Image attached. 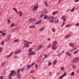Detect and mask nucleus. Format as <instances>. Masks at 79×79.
I'll return each instance as SVG.
<instances>
[{
  "mask_svg": "<svg viewBox=\"0 0 79 79\" xmlns=\"http://www.w3.org/2000/svg\"><path fill=\"white\" fill-rule=\"evenodd\" d=\"M20 52H21V50H19L16 51L15 52V54H18L19 53H20Z\"/></svg>",
  "mask_w": 79,
  "mask_h": 79,
  "instance_id": "5",
  "label": "nucleus"
},
{
  "mask_svg": "<svg viewBox=\"0 0 79 79\" xmlns=\"http://www.w3.org/2000/svg\"><path fill=\"white\" fill-rule=\"evenodd\" d=\"M79 52V50H77L73 52L74 54H76Z\"/></svg>",
  "mask_w": 79,
  "mask_h": 79,
  "instance_id": "30",
  "label": "nucleus"
},
{
  "mask_svg": "<svg viewBox=\"0 0 79 79\" xmlns=\"http://www.w3.org/2000/svg\"><path fill=\"white\" fill-rule=\"evenodd\" d=\"M64 67H62L61 68V70L63 71V70H64Z\"/></svg>",
  "mask_w": 79,
  "mask_h": 79,
  "instance_id": "34",
  "label": "nucleus"
},
{
  "mask_svg": "<svg viewBox=\"0 0 79 79\" xmlns=\"http://www.w3.org/2000/svg\"><path fill=\"white\" fill-rule=\"evenodd\" d=\"M51 48L54 50H56V48L55 47H52Z\"/></svg>",
  "mask_w": 79,
  "mask_h": 79,
  "instance_id": "39",
  "label": "nucleus"
},
{
  "mask_svg": "<svg viewBox=\"0 0 79 79\" xmlns=\"http://www.w3.org/2000/svg\"><path fill=\"white\" fill-rule=\"evenodd\" d=\"M66 23V19H65L63 21V23L62 24L61 27H63L64 25V23Z\"/></svg>",
  "mask_w": 79,
  "mask_h": 79,
  "instance_id": "9",
  "label": "nucleus"
},
{
  "mask_svg": "<svg viewBox=\"0 0 79 79\" xmlns=\"http://www.w3.org/2000/svg\"><path fill=\"white\" fill-rule=\"evenodd\" d=\"M52 72H50L49 74V76H51L52 74Z\"/></svg>",
  "mask_w": 79,
  "mask_h": 79,
  "instance_id": "58",
  "label": "nucleus"
},
{
  "mask_svg": "<svg viewBox=\"0 0 79 79\" xmlns=\"http://www.w3.org/2000/svg\"><path fill=\"white\" fill-rule=\"evenodd\" d=\"M3 79V76H1L0 77V79Z\"/></svg>",
  "mask_w": 79,
  "mask_h": 79,
  "instance_id": "54",
  "label": "nucleus"
},
{
  "mask_svg": "<svg viewBox=\"0 0 79 79\" xmlns=\"http://www.w3.org/2000/svg\"><path fill=\"white\" fill-rule=\"evenodd\" d=\"M20 70H21V69H19L17 70L18 74H19L20 73Z\"/></svg>",
  "mask_w": 79,
  "mask_h": 79,
  "instance_id": "19",
  "label": "nucleus"
},
{
  "mask_svg": "<svg viewBox=\"0 0 79 79\" xmlns=\"http://www.w3.org/2000/svg\"><path fill=\"white\" fill-rule=\"evenodd\" d=\"M15 73V72L14 70H12L11 73L10 74V76H12L14 75V73Z\"/></svg>",
  "mask_w": 79,
  "mask_h": 79,
  "instance_id": "3",
  "label": "nucleus"
},
{
  "mask_svg": "<svg viewBox=\"0 0 79 79\" xmlns=\"http://www.w3.org/2000/svg\"><path fill=\"white\" fill-rule=\"evenodd\" d=\"M19 13L20 15V16H23V12L21 11H19Z\"/></svg>",
  "mask_w": 79,
  "mask_h": 79,
  "instance_id": "16",
  "label": "nucleus"
},
{
  "mask_svg": "<svg viewBox=\"0 0 79 79\" xmlns=\"http://www.w3.org/2000/svg\"><path fill=\"white\" fill-rule=\"evenodd\" d=\"M25 45L26 47H29V45H28V44L27 43L25 44Z\"/></svg>",
  "mask_w": 79,
  "mask_h": 79,
  "instance_id": "29",
  "label": "nucleus"
},
{
  "mask_svg": "<svg viewBox=\"0 0 79 79\" xmlns=\"http://www.w3.org/2000/svg\"><path fill=\"white\" fill-rule=\"evenodd\" d=\"M6 35V33H2V35L3 36V35Z\"/></svg>",
  "mask_w": 79,
  "mask_h": 79,
  "instance_id": "51",
  "label": "nucleus"
},
{
  "mask_svg": "<svg viewBox=\"0 0 79 79\" xmlns=\"http://www.w3.org/2000/svg\"><path fill=\"white\" fill-rule=\"evenodd\" d=\"M70 26H71V24H67L66 25V27H70Z\"/></svg>",
  "mask_w": 79,
  "mask_h": 79,
  "instance_id": "23",
  "label": "nucleus"
},
{
  "mask_svg": "<svg viewBox=\"0 0 79 79\" xmlns=\"http://www.w3.org/2000/svg\"><path fill=\"white\" fill-rule=\"evenodd\" d=\"M79 0H75V2H79Z\"/></svg>",
  "mask_w": 79,
  "mask_h": 79,
  "instance_id": "63",
  "label": "nucleus"
},
{
  "mask_svg": "<svg viewBox=\"0 0 79 79\" xmlns=\"http://www.w3.org/2000/svg\"><path fill=\"white\" fill-rule=\"evenodd\" d=\"M1 52H2V48H0V53Z\"/></svg>",
  "mask_w": 79,
  "mask_h": 79,
  "instance_id": "55",
  "label": "nucleus"
},
{
  "mask_svg": "<svg viewBox=\"0 0 79 79\" xmlns=\"http://www.w3.org/2000/svg\"><path fill=\"white\" fill-rule=\"evenodd\" d=\"M42 45H39V48H38L37 50H40V48H42Z\"/></svg>",
  "mask_w": 79,
  "mask_h": 79,
  "instance_id": "13",
  "label": "nucleus"
},
{
  "mask_svg": "<svg viewBox=\"0 0 79 79\" xmlns=\"http://www.w3.org/2000/svg\"><path fill=\"white\" fill-rule=\"evenodd\" d=\"M76 61H77L79 60V57H77L75 59Z\"/></svg>",
  "mask_w": 79,
  "mask_h": 79,
  "instance_id": "22",
  "label": "nucleus"
},
{
  "mask_svg": "<svg viewBox=\"0 0 79 79\" xmlns=\"http://www.w3.org/2000/svg\"><path fill=\"white\" fill-rule=\"evenodd\" d=\"M48 15H46L44 16V19H47V18H48Z\"/></svg>",
  "mask_w": 79,
  "mask_h": 79,
  "instance_id": "28",
  "label": "nucleus"
},
{
  "mask_svg": "<svg viewBox=\"0 0 79 79\" xmlns=\"http://www.w3.org/2000/svg\"><path fill=\"white\" fill-rule=\"evenodd\" d=\"M66 54L68 56H71V54L69 52H66Z\"/></svg>",
  "mask_w": 79,
  "mask_h": 79,
  "instance_id": "15",
  "label": "nucleus"
},
{
  "mask_svg": "<svg viewBox=\"0 0 79 79\" xmlns=\"http://www.w3.org/2000/svg\"><path fill=\"white\" fill-rule=\"evenodd\" d=\"M52 64V62H49L48 63V66H50Z\"/></svg>",
  "mask_w": 79,
  "mask_h": 79,
  "instance_id": "37",
  "label": "nucleus"
},
{
  "mask_svg": "<svg viewBox=\"0 0 79 79\" xmlns=\"http://www.w3.org/2000/svg\"><path fill=\"white\" fill-rule=\"evenodd\" d=\"M16 76H17L18 79H20L21 78V75L19 74H17Z\"/></svg>",
  "mask_w": 79,
  "mask_h": 79,
  "instance_id": "14",
  "label": "nucleus"
},
{
  "mask_svg": "<svg viewBox=\"0 0 79 79\" xmlns=\"http://www.w3.org/2000/svg\"><path fill=\"white\" fill-rule=\"evenodd\" d=\"M15 26V23H12L11 25H10V27H14V26Z\"/></svg>",
  "mask_w": 79,
  "mask_h": 79,
  "instance_id": "21",
  "label": "nucleus"
},
{
  "mask_svg": "<svg viewBox=\"0 0 79 79\" xmlns=\"http://www.w3.org/2000/svg\"><path fill=\"white\" fill-rule=\"evenodd\" d=\"M58 44V43H57V42L56 41H54L53 42V43H52V44Z\"/></svg>",
  "mask_w": 79,
  "mask_h": 79,
  "instance_id": "25",
  "label": "nucleus"
},
{
  "mask_svg": "<svg viewBox=\"0 0 79 79\" xmlns=\"http://www.w3.org/2000/svg\"><path fill=\"white\" fill-rule=\"evenodd\" d=\"M28 44H32V42H27V43Z\"/></svg>",
  "mask_w": 79,
  "mask_h": 79,
  "instance_id": "50",
  "label": "nucleus"
},
{
  "mask_svg": "<svg viewBox=\"0 0 79 79\" xmlns=\"http://www.w3.org/2000/svg\"><path fill=\"white\" fill-rule=\"evenodd\" d=\"M13 10H15V11H16V8H13Z\"/></svg>",
  "mask_w": 79,
  "mask_h": 79,
  "instance_id": "57",
  "label": "nucleus"
},
{
  "mask_svg": "<svg viewBox=\"0 0 79 79\" xmlns=\"http://www.w3.org/2000/svg\"><path fill=\"white\" fill-rule=\"evenodd\" d=\"M44 3H45V6H47V7H48V6H49V5H48L47 4V2H45Z\"/></svg>",
  "mask_w": 79,
  "mask_h": 79,
  "instance_id": "11",
  "label": "nucleus"
},
{
  "mask_svg": "<svg viewBox=\"0 0 79 79\" xmlns=\"http://www.w3.org/2000/svg\"><path fill=\"white\" fill-rule=\"evenodd\" d=\"M71 12H73L74 11V9H72L71 10Z\"/></svg>",
  "mask_w": 79,
  "mask_h": 79,
  "instance_id": "52",
  "label": "nucleus"
},
{
  "mask_svg": "<svg viewBox=\"0 0 79 79\" xmlns=\"http://www.w3.org/2000/svg\"><path fill=\"white\" fill-rule=\"evenodd\" d=\"M4 43H5V41H3L1 42V45H3V44H4Z\"/></svg>",
  "mask_w": 79,
  "mask_h": 79,
  "instance_id": "38",
  "label": "nucleus"
},
{
  "mask_svg": "<svg viewBox=\"0 0 79 79\" xmlns=\"http://www.w3.org/2000/svg\"><path fill=\"white\" fill-rule=\"evenodd\" d=\"M48 12L47 11H44L43 12V15H47V14Z\"/></svg>",
  "mask_w": 79,
  "mask_h": 79,
  "instance_id": "12",
  "label": "nucleus"
},
{
  "mask_svg": "<svg viewBox=\"0 0 79 79\" xmlns=\"http://www.w3.org/2000/svg\"><path fill=\"white\" fill-rule=\"evenodd\" d=\"M34 73V70L31 71L30 72V73Z\"/></svg>",
  "mask_w": 79,
  "mask_h": 79,
  "instance_id": "59",
  "label": "nucleus"
},
{
  "mask_svg": "<svg viewBox=\"0 0 79 79\" xmlns=\"http://www.w3.org/2000/svg\"><path fill=\"white\" fill-rule=\"evenodd\" d=\"M44 16V15L43 14H42L40 15V18H42Z\"/></svg>",
  "mask_w": 79,
  "mask_h": 79,
  "instance_id": "41",
  "label": "nucleus"
},
{
  "mask_svg": "<svg viewBox=\"0 0 79 79\" xmlns=\"http://www.w3.org/2000/svg\"><path fill=\"white\" fill-rule=\"evenodd\" d=\"M73 63H76V59H73L72 61Z\"/></svg>",
  "mask_w": 79,
  "mask_h": 79,
  "instance_id": "33",
  "label": "nucleus"
},
{
  "mask_svg": "<svg viewBox=\"0 0 79 79\" xmlns=\"http://www.w3.org/2000/svg\"><path fill=\"white\" fill-rule=\"evenodd\" d=\"M71 35L70 34H69L68 35H67L66 36H65V39H68V38H69V37H70V36Z\"/></svg>",
  "mask_w": 79,
  "mask_h": 79,
  "instance_id": "17",
  "label": "nucleus"
},
{
  "mask_svg": "<svg viewBox=\"0 0 79 79\" xmlns=\"http://www.w3.org/2000/svg\"><path fill=\"white\" fill-rule=\"evenodd\" d=\"M72 68H76V66L75 65H73Z\"/></svg>",
  "mask_w": 79,
  "mask_h": 79,
  "instance_id": "56",
  "label": "nucleus"
},
{
  "mask_svg": "<svg viewBox=\"0 0 79 79\" xmlns=\"http://www.w3.org/2000/svg\"><path fill=\"white\" fill-rule=\"evenodd\" d=\"M57 13V11H54L53 13V15H55Z\"/></svg>",
  "mask_w": 79,
  "mask_h": 79,
  "instance_id": "31",
  "label": "nucleus"
},
{
  "mask_svg": "<svg viewBox=\"0 0 79 79\" xmlns=\"http://www.w3.org/2000/svg\"><path fill=\"white\" fill-rule=\"evenodd\" d=\"M33 20V19H31L29 20V22H32V21Z\"/></svg>",
  "mask_w": 79,
  "mask_h": 79,
  "instance_id": "42",
  "label": "nucleus"
},
{
  "mask_svg": "<svg viewBox=\"0 0 79 79\" xmlns=\"http://www.w3.org/2000/svg\"><path fill=\"white\" fill-rule=\"evenodd\" d=\"M52 31L53 32H55V28L54 27H53L52 29Z\"/></svg>",
  "mask_w": 79,
  "mask_h": 79,
  "instance_id": "46",
  "label": "nucleus"
},
{
  "mask_svg": "<svg viewBox=\"0 0 79 79\" xmlns=\"http://www.w3.org/2000/svg\"><path fill=\"white\" fill-rule=\"evenodd\" d=\"M34 64H35V62H34L33 63L31 64V67L33 66H34Z\"/></svg>",
  "mask_w": 79,
  "mask_h": 79,
  "instance_id": "35",
  "label": "nucleus"
},
{
  "mask_svg": "<svg viewBox=\"0 0 79 79\" xmlns=\"http://www.w3.org/2000/svg\"><path fill=\"white\" fill-rule=\"evenodd\" d=\"M53 22H54V21L52 19L50 20L49 21V23H53Z\"/></svg>",
  "mask_w": 79,
  "mask_h": 79,
  "instance_id": "36",
  "label": "nucleus"
},
{
  "mask_svg": "<svg viewBox=\"0 0 79 79\" xmlns=\"http://www.w3.org/2000/svg\"><path fill=\"white\" fill-rule=\"evenodd\" d=\"M35 27V25H33L31 26H30V28H32V27H33V28H34V27Z\"/></svg>",
  "mask_w": 79,
  "mask_h": 79,
  "instance_id": "24",
  "label": "nucleus"
},
{
  "mask_svg": "<svg viewBox=\"0 0 79 79\" xmlns=\"http://www.w3.org/2000/svg\"><path fill=\"white\" fill-rule=\"evenodd\" d=\"M35 68L36 69V68H38V64H36L35 65Z\"/></svg>",
  "mask_w": 79,
  "mask_h": 79,
  "instance_id": "40",
  "label": "nucleus"
},
{
  "mask_svg": "<svg viewBox=\"0 0 79 79\" xmlns=\"http://www.w3.org/2000/svg\"><path fill=\"white\" fill-rule=\"evenodd\" d=\"M11 55L10 54L9 55L7 56V58H9L11 56Z\"/></svg>",
  "mask_w": 79,
  "mask_h": 79,
  "instance_id": "48",
  "label": "nucleus"
},
{
  "mask_svg": "<svg viewBox=\"0 0 79 79\" xmlns=\"http://www.w3.org/2000/svg\"><path fill=\"white\" fill-rule=\"evenodd\" d=\"M44 28L45 27H43L40 28V31H43V30H44Z\"/></svg>",
  "mask_w": 79,
  "mask_h": 79,
  "instance_id": "26",
  "label": "nucleus"
},
{
  "mask_svg": "<svg viewBox=\"0 0 79 79\" xmlns=\"http://www.w3.org/2000/svg\"><path fill=\"white\" fill-rule=\"evenodd\" d=\"M24 69L23 68H22L21 69V70L20 71L21 72H23V71H24Z\"/></svg>",
  "mask_w": 79,
  "mask_h": 79,
  "instance_id": "49",
  "label": "nucleus"
},
{
  "mask_svg": "<svg viewBox=\"0 0 79 79\" xmlns=\"http://www.w3.org/2000/svg\"><path fill=\"white\" fill-rule=\"evenodd\" d=\"M61 19H63V20H64V21L65 19V21H66V17L65 16H62Z\"/></svg>",
  "mask_w": 79,
  "mask_h": 79,
  "instance_id": "7",
  "label": "nucleus"
},
{
  "mask_svg": "<svg viewBox=\"0 0 79 79\" xmlns=\"http://www.w3.org/2000/svg\"><path fill=\"white\" fill-rule=\"evenodd\" d=\"M58 22H59V20H58V19L56 20L55 21V23H58Z\"/></svg>",
  "mask_w": 79,
  "mask_h": 79,
  "instance_id": "32",
  "label": "nucleus"
},
{
  "mask_svg": "<svg viewBox=\"0 0 79 79\" xmlns=\"http://www.w3.org/2000/svg\"><path fill=\"white\" fill-rule=\"evenodd\" d=\"M17 29H20V27H17Z\"/></svg>",
  "mask_w": 79,
  "mask_h": 79,
  "instance_id": "62",
  "label": "nucleus"
},
{
  "mask_svg": "<svg viewBox=\"0 0 79 79\" xmlns=\"http://www.w3.org/2000/svg\"><path fill=\"white\" fill-rule=\"evenodd\" d=\"M10 37H11V35L10 34L9 35H8L7 37V40H6V41H7V40H10Z\"/></svg>",
  "mask_w": 79,
  "mask_h": 79,
  "instance_id": "6",
  "label": "nucleus"
},
{
  "mask_svg": "<svg viewBox=\"0 0 79 79\" xmlns=\"http://www.w3.org/2000/svg\"><path fill=\"white\" fill-rule=\"evenodd\" d=\"M14 42H18V40H14Z\"/></svg>",
  "mask_w": 79,
  "mask_h": 79,
  "instance_id": "43",
  "label": "nucleus"
},
{
  "mask_svg": "<svg viewBox=\"0 0 79 79\" xmlns=\"http://www.w3.org/2000/svg\"><path fill=\"white\" fill-rule=\"evenodd\" d=\"M9 77H8V79H11L12 78V75L10 76V75H9Z\"/></svg>",
  "mask_w": 79,
  "mask_h": 79,
  "instance_id": "27",
  "label": "nucleus"
},
{
  "mask_svg": "<svg viewBox=\"0 0 79 79\" xmlns=\"http://www.w3.org/2000/svg\"><path fill=\"white\" fill-rule=\"evenodd\" d=\"M77 72L79 73V69H78V70H77Z\"/></svg>",
  "mask_w": 79,
  "mask_h": 79,
  "instance_id": "64",
  "label": "nucleus"
},
{
  "mask_svg": "<svg viewBox=\"0 0 79 79\" xmlns=\"http://www.w3.org/2000/svg\"><path fill=\"white\" fill-rule=\"evenodd\" d=\"M38 7H39V6L37 5H36L34 8V9L33 10L34 11L37 10V9L38 8Z\"/></svg>",
  "mask_w": 79,
  "mask_h": 79,
  "instance_id": "4",
  "label": "nucleus"
},
{
  "mask_svg": "<svg viewBox=\"0 0 79 79\" xmlns=\"http://www.w3.org/2000/svg\"><path fill=\"white\" fill-rule=\"evenodd\" d=\"M27 70H28V69H29V68H30L31 65H28L27 66Z\"/></svg>",
  "mask_w": 79,
  "mask_h": 79,
  "instance_id": "20",
  "label": "nucleus"
},
{
  "mask_svg": "<svg viewBox=\"0 0 79 79\" xmlns=\"http://www.w3.org/2000/svg\"><path fill=\"white\" fill-rule=\"evenodd\" d=\"M10 19H8L7 20V23H10Z\"/></svg>",
  "mask_w": 79,
  "mask_h": 79,
  "instance_id": "44",
  "label": "nucleus"
},
{
  "mask_svg": "<svg viewBox=\"0 0 79 79\" xmlns=\"http://www.w3.org/2000/svg\"><path fill=\"white\" fill-rule=\"evenodd\" d=\"M3 64H4L3 63L1 65V67H2L3 66Z\"/></svg>",
  "mask_w": 79,
  "mask_h": 79,
  "instance_id": "61",
  "label": "nucleus"
},
{
  "mask_svg": "<svg viewBox=\"0 0 79 79\" xmlns=\"http://www.w3.org/2000/svg\"><path fill=\"white\" fill-rule=\"evenodd\" d=\"M74 72H72L71 73V76H73V75H74Z\"/></svg>",
  "mask_w": 79,
  "mask_h": 79,
  "instance_id": "47",
  "label": "nucleus"
},
{
  "mask_svg": "<svg viewBox=\"0 0 79 79\" xmlns=\"http://www.w3.org/2000/svg\"><path fill=\"white\" fill-rule=\"evenodd\" d=\"M42 22V20L40 19L35 24H40Z\"/></svg>",
  "mask_w": 79,
  "mask_h": 79,
  "instance_id": "8",
  "label": "nucleus"
},
{
  "mask_svg": "<svg viewBox=\"0 0 79 79\" xmlns=\"http://www.w3.org/2000/svg\"><path fill=\"white\" fill-rule=\"evenodd\" d=\"M75 26H79V23H77L76 24Z\"/></svg>",
  "mask_w": 79,
  "mask_h": 79,
  "instance_id": "45",
  "label": "nucleus"
},
{
  "mask_svg": "<svg viewBox=\"0 0 79 79\" xmlns=\"http://www.w3.org/2000/svg\"><path fill=\"white\" fill-rule=\"evenodd\" d=\"M28 51L29 52V55H35V52H32V48H30L29 49Z\"/></svg>",
  "mask_w": 79,
  "mask_h": 79,
  "instance_id": "1",
  "label": "nucleus"
},
{
  "mask_svg": "<svg viewBox=\"0 0 79 79\" xmlns=\"http://www.w3.org/2000/svg\"><path fill=\"white\" fill-rule=\"evenodd\" d=\"M69 45H70V47H74V46L73 44L71 43L69 44Z\"/></svg>",
  "mask_w": 79,
  "mask_h": 79,
  "instance_id": "18",
  "label": "nucleus"
},
{
  "mask_svg": "<svg viewBox=\"0 0 79 79\" xmlns=\"http://www.w3.org/2000/svg\"><path fill=\"white\" fill-rule=\"evenodd\" d=\"M57 62V60L56 59L53 62V65H55L56 64V63Z\"/></svg>",
  "mask_w": 79,
  "mask_h": 79,
  "instance_id": "10",
  "label": "nucleus"
},
{
  "mask_svg": "<svg viewBox=\"0 0 79 79\" xmlns=\"http://www.w3.org/2000/svg\"><path fill=\"white\" fill-rule=\"evenodd\" d=\"M52 46V45H49L48 46H47V47L48 48H50V47Z\"/></svg>",
  "mask_w": 79,
  "mask_h": 79,
  "instance_id": "53",
  "label": "nucleus"
},
{
  "mask_svg": "<svg viewBox=\"0 0 79 79\" xmlns=\"http://www.w3.org/2000/svg\"><path fill=\"white\" fill-rule=\"evenodd\" d=\"M60 72H58L57 73V75H60Z\"/></svg>",
  "mask_w": 79,
  "mask_h": 79,
  "instance_id": "60",
  "label": "nucleus"
},
{
  "mask_svg": "<svg viewBox=\"0 0 79 79\" xmlns=\"http://www.w3.org/2000/svg\"><path fill=\"white\" fill-rule=\"evenodd\" d=\"M66 72H65L63 75H62V76L60 77L58 79H61L63 77H64L66 75Z\"/></svg>",
  "mask_w": 79,
  "mask_h": 79,
  "instance_id": "2",
  "label": "nucleus"
}]
</instances>
